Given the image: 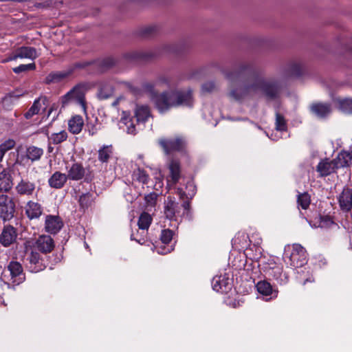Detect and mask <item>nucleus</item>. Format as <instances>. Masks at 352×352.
<instances>
[{"instance_id": "obj_1", "label": "nucleus", "mask_w": 352, "mask_h": 352, "mask_svg": "<svg viewBox=\"0 0 352 352\" xmlns=\"http://www.w3.org/2000/svg\"><path fill=\"white\" fill-rule=\"evenodd\" d=\"M144 88L152 92L151 100L156 109L161 113H164L171 108L180 106L192 107L193 98L191 89L187 90H168L162 93H154L153 85L151 83L144 85Z\"/></svg>"}, {"instance_id": "obj_2", "label": "nucleus", "mask_w": 352, "mask_h": 352, "mask_svg": "<svg viewBox=\"0 0 352 352\" xmlns=\"http://www.w3.org/2000/svg\"><path fill=\"white\" fill-rule=\"evenodd\" d=\"M283 85L277 80H266L260 77H255L252 84L231 90L229 96L240 101L250 93L261 91L269 99H275L278 97Z\"/></svg>"}, {"instance_id": "obj_3", "label": "nucleus", "mask_w": 352, "mask_h": 352, "mask_svg": "<svg viewBox=\"0 0 352 352\" xmlns=\"http://www.w3.org/2000/svg\"><path fill=\"white\" fill-rule=\"evenodd\" d=\"M52 261L45 260L46 257H42L40 253L34 250H31L27 252L25 258V266L27 269L32 273H37L44 270L47 266L50 269L60 262V259L57 255H53Z\"/></svg>"}, {"instance_id": "obj_4", "label": "nucleus", "mask_w": 352, "mask_h": 352, "mask_svg": "<svg viewBox=\"0 0 352 352\" xmlns=\"http://www.w3.org/2000/svg\"><path fill=\"white\" fill-rule=\"evenodd\" d=\"M265 275L272 278L280 285H285L289 281V276L283 272V267L277 264L273 258H269L267 261L259 265Z\"/></svg>"}, {"instance_id": "obj_5", "label": "nucleus", "mask_w": 352, "mask_h": 352, "mask_svg": "<svg viewBox=\"0 0 352 352\" xmlns=\"http://www.w3.org/2000/svg\"><path fill=\"white\" fill-rule=\"evenodd\" d=\"M166 53H177V47L175 45H164L160 49H156L149 52H130L124 54V58L129 61L135 62L142 60H148Z\"/></svg>"}, {"instance_id": "obj_6", "label": "nucleus", "mask_w": 352, "mask_h": 352, "mask_svg": "<svg viewBox=\"0 0 352 352\" xmlns=\"http://www.w3.org/2000/svg\"><path fill=\"white\" fill-rule=\"evenodd\" d=\"M287 251L285 252V256L288 257L291 266L298 268L304 266L307 262V254L306 250L300 244H294L289 255Z\"/></svg>"}, {"instance_id": "obj_7", "label": "nucleus", "mask_w": 352, "mask_h": 352, "mask_svg": "<svg viewBox=\"0 0 352 352\" xmlns=\"http://www.w3.org/2000/svg\"><path fill=\"white\" fill-rule=\"evenodd\" d=\"M85 91L86 85L84 84H78L74 87L66 94L62 96L61 102L63 107L67 105L70 101L75 100L77 103L85 108Z\"/></svg>"}, {"instance_id": "obj_8", "label": "nucleus", "mask_w": 352, "mask_h": 352, "mask_svg": "<svg viewBox=\"0 0 352 352\" xmlns=\"http://www.w3.org/2000/svg\"><path fill=\"white\" fill-rule=\"evenodd\" d=\"M159 144L163 148L164 153L168 155L173 152L183 151L186 146L185 139L181 136L162 138L159 140Z\"/></svg>"}, {"instance_id": "obj_9", "label": "nucleus", "mask_w": 352, "mask_h": 352, "mask_svg": "<svg viewBox=\"0 0 352 352\" xmlns=\"http://www.w3.org/2000/svg\"><path fill=\"white\" fill-rule=\"evenodd\" d=\"M15 204L7 195L0 197V218L3 222L10 221L14 215Z\"/></svg>"}, {"instance_id": "obj_10", "label": "nucleus", "mask_w": 352, "mask_h": 352, "mask_svg": "<svg viewBox=\"0 0 352 352\" xmlns=\"http://www.w3.org/2000/svg\"><path fill=\"white\" fill-rule=\"evenodd\" d=\"M164 204V214L166 218L170 221H177V217L182 215L180 204L176 201L174 197L169 196Z\"/></svg>"}, {"instance_id": "obj_11", "label": "nucleus", "mask_w": 352, "mask_h": 352, "mask_svg": "<svg viewBox=\"0 0 352 352\" xmlns=\"http://www.w3.org/2000/svg\"><path fill=\"white\" fill-rule=\"evenodd\" d=\"M38 56L36 50L33 47L22 46L16 48L12 54L3 62L15 60L17 58H28L34 60Z\"/></svg>"}, {"instance_id": "obj_12", "label": "nucleus", "mask_w": 352, "mask_h": 352, "mask_svg": "<svg viewBox=\"0 0 352 352\" xmlns=\"http://www.w3.org/2000/svg\"><path fill=\"white\" fill-rule=\"evenodd\" d=\"M6 268L10 272V280L14 285H19L25 281V274L23 272V267L19 262L11 261Z\"/></svg>"}, {"instance_id": "obj_13", "label": "nucleus", "mask_w": 352, "mask_h": 352, "mask_svg": "<svg viewBox=\"0 0 352 352\" xmlns=\"http://www.w3.org/2000/svg\"><path fill=\"white\" fill-rule=\"evenodd\" d=\"M309 110L316 118L324 120L331 114L333 108L331 103L316 102L310 104Z\"/></svg>"}, {"instance_id": "obj_14", "label": "nucleus", "mask_w": 352, "mask_h": 352, "mask_svg": "<svg viewBox=\"0 0 352 352\" xmlns=\"http://www.w3.org/2000/svg\"><path fill=\"white\" fill-rule=\"evenodd\" d=\"M212 287L217 292L226 294L231 290L232 281L227 274L216 276L212 280Z\"/></svg>"}, {"instance_id": "obj_15", "label": "nucleus", "mask_w": 352, "mask_h": 352, "mask_svg": "<svg viewBox=\"0 0 352 352\" xmlns=\"http://www.w3.org/2000/svg\"><path fill=\"white\" fill-rule=\"evenodd\" d=\"M67 176L69 180L80 181L86 175V169L81 162H74L66 166Z\"/></svg>"}, {"instance_id": "obj_16", "label": "nucleus", "mask_w": 352, "mask_h": 352, "mask_svg": "<svg viewBox=\"0 0 352 352\" xmlns=\"http://www.w3.org/2000/svg\"><path fill=\"white\" fill-rule=\"evenodd\" d=\"M17 236L18 233L16 228L9 224L6 225L0 234V243L3 247H9L16 242Z\"/></svg>"}, {"instance_id": "obj_17", "label": "nucleus", "mask_w": 352, "mask_h": 352, "mask_svg": "<svg viewBox=\"0 0 352 352\" xmlns=\"http://www.w3.org/2000/svg\"><path fill=\"white\" fill-rule=\"evenodd\" d=\"M34 247L41 253L47 254L54 250L55 243L50 236L41 235L36 239Z\"/></svg>"}, {"instance_id": "obj_18", "label": "nucleus", "mask_w": 352, "mask_h": 352, "mask_svg": "<svg viewBox=\"0 0 352 352\" xmlns=\"http://www.w3.org/2000/svg\"><path fill=\"white\" fill-rule=\"evenodd\" d=\"M63 226L61 218L58 215H47L45 221V230L50 234L58 233Z\"/></svg>"}, {"instance_id": "obj_19", "label": "nucleus", "mask_w": 352, "mask_h": 352, "mask_svg": "<svg viewBox=\"0 0 352 352\" xmlns=\"http://www.w3.org/2000/svg\"><path fill=\"white\" fill-rule=\"evenodd\" d=\"M16 192L21 196H32L36 190V184L28 179L22 178L15 186Z\"/></svg>"}, {"instance_id": "obj_20", "label": "nucleus", "mask_w": 352, "mask_h": 352, "mask_svg": "<svg viewBox=\"0 0 352 352\" xmlns=\"http://www.w3.org/2000/svg\"><path fill=\"white\" fill-rule=\"evenodd\" d=\"M252 72V68L247 65H241L239 67L232 72L226 74V77L231 82H242Z\"/></svg>"}, {"instance_id": "obj_21", "label": "nucleus", "mask_w": 352, "mask_h": 352, "mask_svg": "<svg viewBox=\"0 0 352 352\" xmlns=\"http://www.w3.org/2000/svg\"><path fill=\"white\" fill-rule=\"evenodd\" d=\"M336 170L337 168L333 160H330L327 157L321 160L316 166V171L321 177H327L335 173Z\"/></svg>"}, {"instance_id": "obj_22", "label": "nucleus", "mask_w": 352, "mask_h": 352, "mask_svg": "<svg viewBox=\"0 0 352 352\" xmlns=\"http://www.w3.org/2000/svg\"><path fill=\"white\" fill-rule=\"evenodd\" d=\"M25 214L30 220L38 219L43 214L42 206L33 201H29L25 206Z\"/></svg>"}, {"instance_id": "obj_23", "label": "nucleus", "mask_w": 352, "mask_h": 352, "mask_svg": "<svg viewBox=\"0 0 352 352\" xmlns=\"http://www.w3.org/2000/svg\"><path fill=\"white\" fill-rule=\"evenodd\" d=\"M68 177L67 174L62 173L59 171H56L49 178L48 184L51 188L60 189L65 186Z\"/></svg>"}, {"instance_id": "obj_24", "label": "nucleus", "mask_w": 352, "mask_h": 352, "mask_svg": "<svg viewBox=\"0 0 352 352\" xmlns=\"http://www.w3.org/2000/svg\"><path fill=\"white\" fill-rule=\"evenodd\" d=\"M339 204L341 209L349 211L352 208V188H344L339 197Z\"/></svg>"}, {"instance_id": "obj_25", "label": "nucleus", "mask_w": 352, "mask_h": 352, "mask_svg": "<svg viewBox=\"0 0 352 352\" xmlns=\"http://www.w3.org/2000/svg\"><path fill=\"white\" fill-rule=\"evenodd\" d=\"M41 102L44 106H47L48 102L47 98L46 96H41L35 99L32 105L28 111L25 113L24 117L28 120L32 118L34 115L38 114L41 108Z\"/></svg>"}, {"instance_id": "obj_26", "label": "nucleus", "mask_w": 352, "mask_h": 352, "mask_svg": "<svg viewBox=\"0 0 352 352\" xmlns=\"http://www.w3.org/2000/svg\"><path fill=\"white\" fill-rule=\"evenodd\" d=\"M12 177L10 173V170L4 168L0 172V192H7L12 187Z\"/></svg>"}, {"instance_id": "obj_27", "label": "nucleus", "mask_w": 352, "mask_h": 352, "mask_svg": "<svg viewBox=\"0 0 352 352\" xmlns=\"http://www.w3.org/2000/svg\"><path fill=\"white\" fill-rule=\"evenodd\" d=\"M333 160L337 169L348 167L350 166L351 161V153L345 151H342Z\"/></svg>"}, {"instance_id": "obj_28", "label": "nucleus", "mask_w": 352, "mask_h": 352, "mask_svg": "<svg viewBox=\"0 0 352 352\" xmlns=\"http://www.w3.org/2000/svg\"><path fill=\"white\" fill-rule=\"evenodd\" d=\"M84 125L82 117L79 115L73 116L68 122L69 131L73 134H78L82 131Z\"/></svg>"}, {"instance_id": "obj_29", "label": "nucleus", "mask_w": 352, "mask_h": 352, "mask_svg": "<svg viewBox=\"0 0 352 352\" xmlns=\"http://www.w3.org/2000/svg\"><path fill=\"white\" fill-rule=\"evenodd\" d=\"M177 193L181 199H191L196 194V186L193 182H188L186 186V190H184L183 188H178Z\"/></svg>"}, {"instance_id": "obj_30", "label": "nucleus", "mask_w": 352, "mask_h": 352, "mask_svg": "<svg viewBox=\"0 0 352 352\" xmlns=\"http://www.w3.org/2000/svg\"><path fill=\"white\" fill-rule=\"evenodd\" d=\"M170 177L173 184L178 182L180 178L181 168L180 164L177 160H172L168 165Z\"/></svg>"}, {"instance_id": "obj_31", "label": "nucleus", "mask_w": 352, "mask_h": 352, "mask_svg": "<svg viewBox=\"0 0 352 352\" xmlns=\"http://www.w3.org/2000/svg\"><path fill=\"white\" fill-rule=\"evenodd\" d=\"M44 153L43 148L35 146H30L26 149V157L32 162L38 161Z\"/></svg>"}, {"instance_id": "obj_32", "label": "nucleus", "mask_w": 352, "mask_h": 352, "mask_svg": "<svg viewBox=\"0 0 352 352\" xmlns=\"http://www.w3.org/2000/svg\"><path fill=\"white\" fill-rule=\"evenodd\" d=\"M151 113L148 107L147 106H138L135 111V117L138 123L146 122L150 117Z\"/></svg>"}, {"instance_id": "obj_33", "label": "nucleus", "mask_w": 352, "mask_h": 352, "mask_svg": "<svg viewBox=\"0 0 352 352\" xmlns=\"http://www.w3.org/2000/svg\"><path fill=\"white\" fill-rule=\"evenodd\" d=\"M258 293L263 296H270L274 292L277 294V291L274 289L271 284L266 280H261L256 285Z\"/></svg>"}, {"instance_id": "obj_34", "label": "nucleus", "mask_w": 352, "mask_h": 352, "mask_svg": "<svg viewBox=\"0 0 352 352\" xmlns=\"http://www.w3.org/2000/svg\"><path fill=\"white\" fill-rule=\"evenodd\" d=\"M112 154V146L104 145L98 150V160L102 163H108Z\"/></svg>"}, {"instance_id": "obj_35", "label": "nucleus", "mask_w": 352, "mask_h": 352, "mask_svg": "<svg viewBox=\"0 0 352 352\" xmlns=\"http://www.w3.org/2000/svg\"><path fill=\"white\" fill-rule=\"evenodd\" d=\"M340 111L346 114H352V99L338 98L336 100Z\"/></svg>"}, {"instance_id": "obj_36", "label": "nucleus", "mask_w": 352, "mask_h": 352, "mask_svg": "<svg viewBox=\"0 0 352 352\" xmlns=\"http://www.w3.org/2000/svg\"><path fill=\"white\" fill-rule=\"evenodd\" d=\"M133 177L142 184H147L149 181L148 174L143 169L138 168L133 171Z\"/></svg>"}, {"instance_id": "obj_37", "label": "nucleus", "mask_w": 352, "mask_h": 352, "mask_svg": "<svg viewBox=\"0 0 352 352\" xmlns=\"http://www.w3.org/2000/svg\"><path fill=\"white\" fill-rule=\"evenodd\" d=\"M151 222V216L148 213L144 212L139 217L138 225L140 229L147 230L149 228Z\"/></svg>"}, {"instance_id": "obj_38", "label": "nucleus", "mask_w": 352, "mask_h": 352, "mask_svg": "<svg viewBox=\"0 0 352 352\" xmlns=\"http://www.w3.org/2000/svg\"><path fill=\"white\" fill-rule=\"evenodd\" d=\"M302 74V68L300 65L292 63L289 64L286 70L287 77H299Z\"/></svg>"}, {"instance_id": "obj_39", "label": "nucleus", "mask_w": 352, "mask_h": 352, "mask_svg": "<svg viewBox=\"0 0 352 352\" xmlns=\"http://www.w3.org/2000/svg\"><path fill=\"white\" fill-rule=\"evenodd\" d=\"M121 122L127 126L126 131L129 134H135V126L129 113L124 111L122 117L121 118Z\"/></svg>"}, {"instance_id": "obj_40", "label": "nucleus", "mask_w": 352, "mask_h": 352, "mask_svg": "<svg viewBox=\"0 0 352 352\" xmlns=\"http://www.w3.org/2000/svg\"><path fill=\"white\" fill-rule=\"evenodd\" d=\"M113 87L109 84L102 85L98 92V98L100 100H106L110 98L113 94Z\"/></svg>"}, {"instance_id": "obj_41", "label": "nucleus", "mask_w": 352, "mask_h": 352, "mask_svg": "<svg viewBox=\"0 0 352 352\" xmlns=\"http://www.w3.org/2000/svg\"><path fill=\"white\" fill-rule=\"evenodd\" d=\"M93 201V194L90 192L82 194L78 199L79 205L82 209H87L89 206H91Z\"/></svg>"}, {"instance_id": "obj_42", "label": "nucleus", "mask_w": 352, "mask_h": 352, "mask_svg": "<svg viewBox=\"0 0 352 352\" xmlns=\"http://www.w3.org/2000/svg\"><path fill=\"white\" fill-rule=\"evenodd\" d=\"M311 203L310 196L307 192L299 193L297 196V204L298 207L307 210Z\"/></svg>"}, {"instance_id": "obj_43", "label": "nucleus", "mask_w": 352, "mask_h": 352, "mask_svg": "<svg viewBox=\"0 0 352 352\" xmlns=\"http://www.w3.org/2000/svg\"><path fill=\"white\" fill-rule=\"evenodd\" d=\"M24 95V92L21 89H15L13 91L8 93L2 99L4 103H12L17 100L21 96Z\"/></svg>"}, {"instance_id": "obj_44", "label": "nucleus", "mask_w": 352, "mask_h": 352, "mask_svg": "<svg viewBox=\"0 0 352 352\" xmlns=\"http://www.w3.org/2000/svg\"><path fill=\"white\" fill-rule=\"evenodd\" d=\"M67 138V133L65 131H61L58 133H54L48 138L50 142L54 144H58Z\"/></svg>"}, {"instance_id": "obj_45", "label": "nucleus", "mask_w": 352, "mask_h": 352, "mask_svg": "<svg viewBox=\"0 0 352 352\" xmlns=\"http://www.w3.org/2000/svg\"><path fill=\"white\" fill-rule=\"evenodd\" d=\"M67 74L64 72H51L45 78L46 84L60 82L67 77Z\"/></svg>"}, {"instance_id": "obj_46", "label": "nucleus", "mask_w": 352, "mask_h": 352, "mask_svg": "<svg viewBox=\"0 0 352 352\" xmlns=\"http://www.w3.org/2000/svg\"><path fill=\"white\" fill-rule=\"evenodd\" d=\"M319 219L318 226L321 228L327 229L331 228L332 226H337L331 217L329 215H320Z\"/></svg>"}, {"instance_id": "obj_47", "label": "nucleus", "mask_w": 352, "mask_h": 352, "mask_svg": "<svg viewBox=\"0 0 352 352\" xmlns=\"http://www.w3.org/2000/svg\"><path fill=\"white\" fill-rule=\"evenodd\" d=\"M116 63V60L113 57H106L100 60H98L97 62V65L100 67L102 71H105L113 65H115Z\"/></svg>"}, {"instance_id": "obj_48", "label": "nucleus", "mask_w": 352, "mask_h": 352, "mask_svg": "<svg viewBox=\"0 0 352 352\" xmlns=\"http://www.w3.org/2000/svg\"><path fill=\"white\" fill-rule=\"evenodd\" d=\"M276 129L280 131H285L287 129L286 120L283 115L280 113H276Z\"/></svg>"}, {"instance_id": "obj_49", "label": "nucleus", "mask_w": 352, "mask_h": 352, "mask_svg": "<svg viewBox=\"0 0 352 352\" xmlns=\"http://www.w3.org/2000/svg\"><path fill=\"white\" fill-rule=\"evenodd\" d=\"M36 69V65L34 63H29V64H21L18 67H14L12 71L14 73L19 74L23 72H27L28 71H33Z\"/></svg>"}, {"instance_id": "obj_50", "label": "nucleus", "mask_w": 352, "mask_h": 352, "mask_svg": "<svg viewBox=\"0 0 352 352\" xmlns=\"http://www.w3.org/2000/svg\"><path fill=\"white\" fill-rule=\"evenodd\" d=\"M158 32V28L156 25H149L144 27L141 30L140 34L144 37H151Z\"/></svg>"}, {"instance_id": "obj_51", "label": "nucleus", "mask_w": 352, "mask_h": 352, "mask_svg": "<svg viewBox=\"0 0 352 352\" xmlns=\"http://www.w3.org/2000/svg\"><path fill=\"white\" fill-rule=\"evenodd\" d=\"M174 232L170 229L162 230L160 239L164 244H168L173 239Z\"/></svg>"}, {"instance_id": "obj_52", "label": "nucleus", "mask_w": 352, "mask_h": 352, "mask_svg": "<svg viewBox=\"0 0 352 352\" xmlns=\"http://www.w3.org/2000/svg\"><path fill=\"white\" fill-rule=\"evenodd\" d=\"M16 145V142L13 139H8L0 144V148L6 153L12 149Z\"/></svg>"}, {"instance_id": "obj_53", "label": "nucleus", "mask_w": 352, "mask_h": 352, "mask_svg": "<svg viewBox=\"0 0 352 352\" xmlns=\"http://www.w3.org/2000/svg\"><path fill=\"white\" fill-rule=\"evenodd\" d=\"M158 195L156 192H151L144 197V200L148 206H155Z\"/></svg>"}, {"instance_id": "obj_54", "label": "nucleus", "mask_w": 352, "mask_h": 352, "mask_svg": "<svg viewBox=\"0 0 352 352\" xmlns=\"http://www.w3.org/2000/svg\"><path fill=\"white\" fill-rule=\"evenodd\" d=\"M86 126L89 135H91L96 134L98 131L97 124L92 123L91 122H87Z\"/></svg>"}, {"instance_id": "obj_55", "label": "nucleus", "mask_w": 352, "mask_h": 352, "mask_svg": "<svg viewBox=\"0 0 352 352\" xmlns=\"http://www.w3.org/2000/svg\"><path fill=\"white\" fill-rule=\"evenodd\" d=\"M215 88V84L214 82H207L202 85V91L204 92H211Z\"/></svg>"}, {"instance_id": "obj_56", "label": "nucleus", "mask_w": 352, "mask_h": 352, "mask_svg": "<svg viewBox=\"0 0 352 352\" xmlns=\"http://www.w3.org/2000/svg\"><path fill=\"white\" fill-rule=\"evenodd\" d=\"M130 239L131 241H135L140 244H143L144 243V238H138L133 232L131 233Z\"/></svg>"}, {"instance_id": "obj_57", "label": "nucleus", "mask_w": 352, "mask_h": 352, "mask_svg": "<svg viewBox=\"0 0 352 352\" xmlns=\"http://www.w3.org/2000/svg\"><path fill=\"white\" fill-rule=\"evenodd\" d=\"M183 200H184L183 203L180 204L181 209L183 208L184 211H186V212H188L190 209L189 199L184 200V199Z\"/></svg>"}, {"instance_id": "obj_58", "label": "nucleus", "mask_w": 352, "mask_h": 352, "mask_svg": "<svg viewBox=\"0 0 352 352\" xmlns=\"http://www.w3.org/2000/svg\"><path fill=\"white\" fill-rule=\"evenodd\" d=\"M158 254H166L167 253L170 252L171 250L170 248H159L157 250Z\"/></svg>"}, {"instance_id": "obj_59", "label": "nucleus", "mask_w": 352, "mask_h": 352, "mask_svg": "<svg viewBox=\"0 0 352 352\" xmlns=\"http://www.w3.org/2000/svg\"><path fill=\"white\" fill-rule=\"evenodd\" d=\"M49 3L46 1V2H43V3H36L34 4V7L38 8V9H40V8H47V6H49Z\"/></svg>"}, {"instance_id": "obj_60", "label": "nucleus", "mask_w": 352, "mask_h": 352, "mask_svg": "<svg viewBox=\"0 0 352 352\" xmlns=\"http://www.w3.org/2000/svg\"><path fill=\"white\" fill-rule=\"evenodd\" d=\"M89 64V63L85 62L83 63H78V64H77L76 67H85L87 66Z\"/></svg>"}, {"instance_id": "obj_61", "label": "nucleus", "mask_w": 352, "mask_h": 352, "mask_svg": "<svg viewBox=\"0 0 352 352\" xmlns=\"http://www.w3.org/2000/svg\"><path fill=\"white\" fill-rule=\"evenodd\" d=\"M6 154V152L3 151L1 148H0V162L2 161L4 155Z\"/></svg>"}, {"instance_id": "obj_62", "label": "nucleus", "mask_w": 352, "mask_h": 352, "mask_svg": "<svg viewBox=\"0 0 352 352\" xmlns=\"http://www.w3.org/2000/svg\"><path fill=\"white\" fill-rule=\"evenodd\" d=\"M312 281H313V279H311V278H308L303 281L302 284L305 285L307 282H312Z\"/></svg>"}, {"instance_id": "obj_63", "label": "nucleus", "mask_w": 352, "mask_h": 352, "mask_svg": "<svg viewBox=\"0 0 352 352\" xmlns=\"http://www.w3.org/2000/svg\"><path fill=\"white\" fill-rule=\"evenodd\" d=\"M52 151H53V148L52 146H48V152L51 153V152H52Z\"/></svg>"}, {"instance_id": "obj_64", "label": "nucleus", "mask_w": 352, "mask_h": 352, "mask_svg": "<svg viewBox=\"0 0 352 352\" xmlns=\"http://www.w3.org/2000/svg\"><path fill=\"white\" fill-rule=\"evenodd\" d=\"M8 1H14V2L21 3V0H8Z\"/></svg>"}]
</instances>
